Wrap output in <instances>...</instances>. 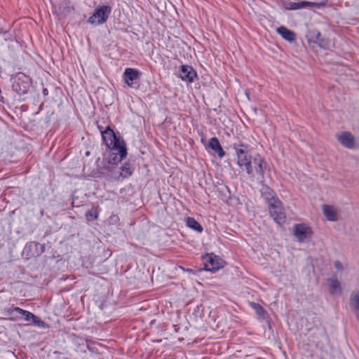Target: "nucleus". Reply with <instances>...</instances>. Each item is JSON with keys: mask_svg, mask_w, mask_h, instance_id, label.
Here are the masks:
<instances>
[{"mask_svg": "<svg viewBox=\"0 0 359 359\" xmlns=\"http://www.w3.org/2000/svg\"><path fill=\"white\" fill-rule=\"evenodd\" d=\"M102 136L107 147L118 151V160H123L127 154L124 142L120 140L109 128L102 133Z\"/></svg>", "mask_w": 359, "mask_h": 359, "instance_id": "f257e3e1", "label": "nucleus"}, {"mask_svg": "<svg viewBox=\"0 0 359 359\" xmlns=\"http://www.w3.org/2000/svg\"><path fill=\"white\" fill-rule=\"evenodd\" d=\"M111 11V8L109 6H98L88 18V22L95 26L102 25L107 21Z\"/></svg>", "mask_w": 359, "mask_h": 359, "instance_id": "f03ea898", "label": "nucleus"}, {"mask_svg": "<svg viewBox=\"0 0 359 359\" xmlns=\"http://www.w3.org/2000/svg\"><path fill=\"white\" fill-rule=\"evenodd\" d=\"M233 148L236 150L237 156V164L239 167H245L247 173H251L252 170L250 166V163L252 160L251 156L248 154L247 147L245 145H234Z\"/></svg>", "mask_w": 359, "mask_h": 359, "instance_id": "7ed1b4c3", "label": "nucleus"}, {"mask_svg": "<svg viewBox=\"0 0 359 359\" xmlns=\"http://www.w3.org/2000/svg\"><path fill=\"white\" fill-rule=\"evenodd\" d=\"M292 233L298 242L307 243L312 236L313 231L309 225L302 223L294 224Z\"/></svg>", "mask_w": 359, "mask_h": 359, "instance_id": "20e7f679", "label": "nucleus"}, {"mask_svg": "<svg viewBox=\"0 0 359 359\" xmlns=\"http://www.w3.org/2000/svg\"><path fill=\"white\" fill-rule=\"evenodd\" d=\"M30 88V79L23 73L18 74L13 83V89L19 95L26 94Z\"/></svg>", "mask_w": 359, "mask_h": 359, "instance_id": "39448f33", "label": "nucleus"}, {"mask_svg": "<svg viewBox=\"0 0 359 359\" xmlns=\"http://www.w3.org/2000/svg\"><path fill=\"white\" fill-rule=\"evenodd\" d=\"M264 161L259 155H256L252 158L250 166L252 170L251 173H248L252 177H257L258 180H262L264 174Z\"/></svg>", "mask_w": 359, "mask_h": 359, "instance_id": "423d86ee", "label": "nucleus"}, {"mask_svg": "<svg viewBox=\"0 0 359 359\" xmlns=\"http://www.w3.org/2000/svg\"><path fill=\"white\" fill-rule=\"evenodd\" d=\"M269 210L276 222L281 224L285 222V214L280 200L271 201L269 205Z\"/></svg>", "mask_w": 359, "mask_h": 359, "instance_id": "0eeeda50", "label": "nucleus"}, {"mask_svg": "<svg viewBox=\"0 0 359 359\" xmlns=\"http://www.w3.org/2000/svg\"><path fill=\"white\" fill-rule=\"evenodd\" d=\"M203 261L205 264L203 269H210L208 263L210 264L212 269H222L226 266V262L219 256L214 254H207L204 255L203 257Z\"/></svg>", "mask_w": 359, "mask_h": 359, "instance_id": "6e6552de", "label": "nucleus"}, {"mask_svg": "<svg viewBox=\"0 0 359 359\" xmlns=\"http://www.w3.org/2000/svg\"><path fill=\"white\" fill-rule=\"evenodd\" d=\"M324 5L322 3H313L306 1H292L290 0H286L283 2V6L287 10H298L306 6H315L320 8Z\"/></svg>", "mask_w": 359, "mask_h": 359, "instance_id": "1a4fd4ad", "label": "nucleus"}, {"mask_svg": "<svg viewBox=\"0 0 359 359\" xmlns=\"http://www.w3.org/2000/svg\"><path fill=\"white\" fill-rule=\"evenodd\" d=\"M140 74L136 69L127 68L123 72V79L128 86L134 88L140 78Z\"/></svg>", "mask_w": 359, "mask_h": 359, "instance_id": "9d476101", "label": "nucleus"}, {"mask_svg": "<svg viewBox=\"0 0 359 359\" xmlns=\"http://www.w3.org/2000/svg\"><path fill=\"white\" fill-rule=\"evenodd\" d=\"M43 250L44 245L36 242H30L25 246L22 254L26 255L27 259H29L32 257H38Z\"/></svg>", "mask_w": 359, "mask_h": 359, "instance_id": "9b49d317", "label": "nucleus"}, {"mask_svg": "<svg viewBox=\"0 0 359 359\" xmlns=\"http://www.w3.org/2000/svg\"><path fill=\"white\" fill-rule=\"evenodd\" d=\"M337 139L343 147L349 149L355 148V137L351 133L347 131L341 132L337 135Z\"/></svg>", "mask_w": 359, "mask_h": 359, "instance_id": "f8f14e48", "label": "nucleus"}, {"mask_svg": "<svg viewBox=\"0 0 359 359\" xmlns=\"http://www.w3.org/2000/svg\"><path fill=\"white\" fill-rule=\"evenodd\" d=\"M179 76L182 80L191 83L194 81V79L196 76V73L191 66L182 65L181 67Z\"/></svg>", "mask_w": 359, "mask_h": 359, "instance_id": "ddd939ff", "label": "nucleus"}, {"mask_svg": "<svg viewBox=\"0 0 359 359\" xmlns=\"http://www.w3.org/2000/svg\"><path fill=\"white\" fill-rule=\"evenodd\" d=\"M323 213L328 221L335 222L338 220V210L330 205L324 204L322 205Z\"/></svg>", "mask_w": 359, "mask_h": 359, "instance_id": "4468645a", "label": "nucleus"}, {"mask_svg": "<svg viewBox=\"0 0 359 359\" xmlns=\"http://www.w3.org/2000/svg\"><path fill=\"white\" fill-rule=\"evenodd\" d=\"M327 285L332 296H339L341 294L342 287L341 283L335 277L327 278Z\"/></svg>", "mask_w": 359, "mask_h": 359, "instance_id": "2eb2a0df", "label": "nucleus"}, {"mask_svg": "<svg viewBox=\"0 0 359 359\" xmlns=\"http://www.w3.org/2000/svg\"><path fill=\"white\" fill-rule=\"evenodd\" d=\"M350 305L356 318L359 320V292L353 291L350 296Z\"/></svg>", "mask_w": 359, "mask_h": 359, "instance_id": "dca6fc26", "label": "nucleus"}, {"mask_svg": "<svg viewBox=\"0 0 359 359\" xmlns=\"http://www.w3.org/2000/svg\"><path fill=\"white\" fill-rule=\"evenodd\" d=\"M277 32L288 41H293L295 39V34L283 26L277 28Z\"/></svg>", "mask_w": 359, "mask_h": 359, "instance_id": "f3484780", "label": "nucleus"}, {"mask_svg": "<svg viewBox=\"0 0 359 359\" xmlns=\"http://www.w3.org/2000/svg\"><path fill=\"white\" fill-rule=\"evenodd\" d=\"M208 146L215 152H217L219 157H222L224 155V151H223L220 143L217 137H212L210 140Z\"/></svg>", "mask_w": 359, "mask_h": 359, "instance_id": "a211bd4d", "label": "nucleus"}, {"mask_svg": "<svg viewBox=\"0 0 359 359\" xmlns=\"http://www.w3.org/2000/svg\"><path fill=\"white\" fill-rule=\"evenodd\" d=\"M262 193L263 198L267 201L269 204L271 201L279 200L274 196L273 191L268 187H264L262 190Z\"/></svg>", "mask_w": 359, "mask_h": 359, "instance_id": "6ab92c4d", "label": "nucleus"}, {"mask_svg": "<svg viewBox=\"0 0 359 359\" xmlns=\"http://www.w3.org/2000/svg\"><path fill=\"white\" fill-rule=\"evenodd\" d=\"M186 224L189 227L198 232H201L203 230L201 225L192 217H188L187 219Z\"/></svg>", "mask_w": 359, "mask_h": 359, "instance_id": "aec40b11", "label": "nucleus"}, {"mask_svg": "<svg viewBox=\"0 0 359 359\" xmlns=\"http://www.w3.org/2000/svg\"><path fill=\"white\" fill-rule=\"evenodd\" d=\"M250 306L255 311L256 313L260 318L264 319L266 318V311L259 304L255 302H250Z\"/></svg>", "mask_w": 359, "mask_h": 359, "instance_id": "412c9836", "label": "nucleus"}, {"mask_svg": "<svg viewBox=\"0 0 359 359\" xmlns=\"http://www.w3.org/2000/svg\"><path fill=\"white\" fill-rule=\"evenodd\" d=\"M13 311H16L18 312V313H20L22 318L27 320V321H30L32 320V318L34 317V314L32 313L31 312L29 311H25V310H23L19 307H14L13 309H12Z\"/></svg>", "mask_w": 359, "mask_h": 359, "instance_id": "4be33fe9", "label": "nucleus"}, {"mask_svg": "<svg viewBox=\"0 0 359 359\" xmlns=\"http://www.w3.org/2000/svg\"><path fill=\"white\" fill-rule=\"evenodd\" d=\"M132 174V170L128 165L122 166L121 168L120 176L123 178L128 177Z\"/></svg>", "mask_w": 359, "mask_h": 359, "instance_id": "5701e85b", "label": "nucleus"}, {"mask_svg": "<svg viewBox=\"0 0 359 359\" xmlns=\"http://www.w3.org/2000/svg\"><path fill=\"white\" fill-rule=\"evenodd\" d=\"M117 157H119L118 151L111 149L109 162L110 163L114 164L122 161L118 160Z\"/></svg>", "mask_w": 359, "mask_h": 359, "instance_id": "b1692460", "label": "nucleus"}, {"mask_svg": "<svg viewBox=\"0 0 359 359\" xmlns=\"http://www.w3.org/2000/svg\"><path fill=\"white\" fill-rule=\"evenodd\" d=\"M32 321L39 327H47V325L42 321L39 318L34 315V317L32 319Z\"/></svg>", "mask_w": 359, "mask_h": 359, "instance_id": "393cba45", "label": "nucleus"}, {"mask_svg": "<svg viewBox=\"0 0 359 359\" xmlns=\"http://www.w3.org/2000/svg\"><path fill=\"white\" fill-rule=\"evenodd\" d=\"M32 321L39 327H47V325L42 321L39 318L34 315V317L32 319Z\"/></svg>", "mask_w": 359, "mask_h": 359, "instance_id": "a878e982", "label": "nucleus"}, {"mask_svg": "<svg viewBox=\"0 0 359 359\" xmlns=\"http://www.w3.org/2000/svg\"><path fill=\"white\" fill-rule=\"evenodd\" d=\"M86 217H93V218H97V215L96 214H93L92 212H88L86 213Z\"/></svg>", "mask_w": 359, "mask_h": 359, "instance_id": "bb28decb", "label": "nucleus"}, {"mask_svg": "<svg viewBox=\"0 0 359 359\" xmlns=\"http://www.w3.org/2000/svg\"><path fill=\"white\" fill-rule=\"evenodd\" d=\"M334 266L337 269H340L343 268V266L339 262H335Z\"/></svg>", "mask_w": 359, "mask_h": 359, "instance_id": "cd10ccee", "label": "nucleus"}, {"mask_svg": "<svg viewBox=\"0 0 359 359\" xmlns=\"http://www.w3.org/2000/svg\"><path fill=\"white\" fill-rule=\"evenodd\" d=\"M180 269H184V268L182 266H180Z\"/></svg>", "mask_w": 359, "mask_h": 359, "instance_id": "c85d7f7f", "label": "nucleus"}]
</instances>
